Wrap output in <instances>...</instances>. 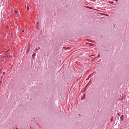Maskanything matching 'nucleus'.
Wrapping results in <instances>:
<instances>
[{"mask_svg": "<svg viewBox=\"0 0 129 129\" xmlns=\"http://www.w3.org/2000/svg\"><path fill=\"white\" fill-rule=\"evenodd\" d=\"M120 118L121 120H122L123 118V115H122L120 117Z\"/></svg>", "mask_w": 129, "mask_h": 129, "instance_id": "obj_1", "label": "nucleus"}, {"mask_svg": "<svg viewBox=\"0 0 129 129\" xmlns=\"http://www.w3.org/2000/svg\"><path fill=\"white\" fill-rule=\"evenodd\" d=\"M27 10H29V7L28 6L27 7Z\"/></svg>", "mask_w": 129, "mask_h": 129, "instance_id": "obj_2", "label": "nucleus"}, {"mask_svg": "<svg viewBox=\"0 0 129 129\" xmlns=\"http://www.w3.org/2000/svg\"><path fill=\"white\" fill-rule=\"evenodd\" d=\"M15 13L16 14H17V12H16V11H15Z\"/></svg>", "mask_w": 129, "mask_h": 129, "instance_id": "obj_3", "label": "nucleus"}, {"mask_svg": "<svg viewBox=\"0 0 129 129\" xmlns=\"http://www.w3.org/2000/svg\"><path fill=\"white\" fill-rule=\"evenodd\" d=\"M1 82H2L1 81H0V84H2V83Z\"/></svg>", "mask_w": 129, "mask_h": 129, "instance_id": "obj_4", "label": "nucleus"}, {"mask_svg": "<svg viewBox=\"0 0 129 129\" xmlns=\"http://www.w3.org/2000/svg\"><path fill=\"white\" fill-rule=\"evenodd\" d=\"M90 77V76H89L88 77V78H89V77Z\"/></svg>", "mask_w": 129, "mask_h": 129, "instance_id": "obj_5", "label": "nucleus"}, {"mask_svg": "<svg viewBox=\"0 0 129 129\" xmlns=\"http://www.w3.org/2000/svg\"><path fill=\"white\" fill-rule=\"evenodd\" d=\"M118 1V0H116L115 1H116V2H117V1Z\"/></svg>", "mask_w": 129, "mask_h": 129, "instance_id": "obj_6", "label": "nucleus"}, {"mask_svg": "<svg viewBox=\"0 0 129 129\" xmlns=\"http://www.w3.org/2000/svg\"><path fill=\"white\" fill-rule=\"evenodd\" d=\"M22 31L23 32L24 31V30H22Z\"/></svg>", "mask_w": 129, "mask_h": 129, "instance_id": "obj_7", "label": "nucleus"}, {"mask_svg": "<svg viewBox=\"0 0 129 129\" xmlns=\"http://www.w3.org/2000/svg\"><path fill=\"white\" fill-rule=\"evenodd\" d=\"M3 78V76H2V77H1V78Z\"/></svg>", "mask_w": 129, "mask_h": 129, "instance_id": "obj_8", "label": "nucleus"}, {"mask_svg": "<svg viewBox=\"0 0 129 129\" xmlns=\"http://www.w3.org/2000/svg\"><path fill=\"white\" fill-rule=\"evenodd\" d=\"M7 28H8V26H7Z\"/></svg>", "mask_w": 129, "mask_h": 129, "instance_id": "obj_9", "label": "nucleus"}, {"mask_svg": "<svg viewBox=\"0 0 129 129\" xmlns=\"http://www.w3.org/2000/svg\"><path fill=\"white\" fill-rule=\"evenodd\" d=\"M35 55V53H34V54H33V55Z\"/></svg>", "mask_w": 129, "mask_h": 129, "instance_id": "obj_10", "label": "nucleus"}, {"mask_svg": "<svg viewBox=\"0 0 129 129\" xmlns=\"http://www.w3.org/2000/svg\"><path fill=\"white\" fill-rule=\"evenodd\" d=\"M16 128V129H18V128Z\"/></svg>", "mask_w": 129, "mask_h": 129, "instance_id": "obj_11", "label": "nucleus"}]
</instances>
